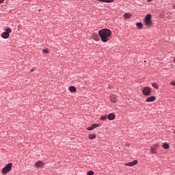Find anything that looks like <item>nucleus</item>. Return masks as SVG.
<instances>
[{
	"label": "nucleus",
	"instance_id": "1a4fd4ad",
	"mask_svg": "<svg viewBox=\"0 0 175 175\" xmlns=\"http://www.w3.org/2000/svg\"><path fill=\"white\" fill-rule=\"evenodd\" d=\"M114 118H116V115H114L113 113H109L108 115V119L109 120V121H113V120H114Z\"/></svg>",
	"mask_w": 175,
	"mask_h": 175
},
{
	"label": "nucleus",
	"instance_id": "f3484780",
	"mask_svg": "<svg viewBox=\"0 0 175 175\" xmlns=\"http://www.w3.org/2000/svg\"><path fill=\"white\" fill-rule=\"evenodd\" d=\"M136 25H137V28H139V29L143 27V24H142V23H137L136 24Z\"/></svg>",
	"mask_w": 175,
	"mask_h": 175
},
{
	"label": "nucleus",
	"instance_id": "f257e3e1",
	"mask_svg": "<svg viewBox=\"0 0 175 175\" xmlns=\"http://www.w3.org/2000/svg\"><path fill=\"white\" fill-rule=\"evenodd\" d=\"M98 35L103 43H106L110 40L111 31L109 29H103L98 31Z\"/></svg>",
	"mask_w": 175,
	"mask_h": 175
},
{
	"label": "nucleus",
	"instance_id": "5701e85b",
	"mask_svg": "<svg viewBox=\"0 0 175 175\" xmlns=\"http://www.w3.org/2000/svg\"><path fill=\"white\" fill-rule=\"evenodd\" d=\"M171 85H175V82L174 81H172V82H171Z\"/></svg>",
	"mask_w": 175,
	"mask_h": 175
},
{
	"label": "nucleus",
	"instance_id": "aec40b11",
	"mask_svg": "<svg viewBox=\"0 0 175 175\" xmlns=\"http://www.w3.org/2000/svg\"><path fill=\"white\" fill-rule=\"evenodd\" d=\"M87 175H94V172L93 171H89L87 172Z\"/></svg>",
	"mask_w": 175,
	"mask_h": 175
},
{
	"label": "nucleus",
	"instance_id": "f03ea898",
	"mask_svg": "<svg viewBox=\"0 0 175 175\" xmlns=\"http://www.w3.org/2000/svg\"><path fill=\"white\" fill-rule=\"evenodd\" d=\"M12 163H9L7 165H5V167L2 169V171H1L2 174L5 175V174H7L8 172H10V170H12Z\"/></svg>",
	"mask_w": 175,
	"mask_h": 175
},
{
	"label": "nucleus",
	"instance_id": "0eeeda50",
	"mask_svg": "<svg viewBox=\"0 0 175 175\" xmlns=\"http://www.w3.org/2000/svg\"><path fill=\"white\" fill-rule=\"evenodd\" d=\"M136 164H137V160H135L133 161L129 162V163L124 164V165L129 166V167H133V166L135 165Z\"/></svg>",
	"mask_w": 175,
	"mask_h": 175
},
{
	"label": "nucleus",
	"instance_id": "a878e982",
	"mask_svg": "<svg viewBox=\"0 0 175 175\" xmlns=\"http://www.w3.org/2000/svg\"><path fill=\"white\" fill-rule=\"evenodd\" d=\"M148 1V2H151V1H152V0H147Z\"/></svg>",
	"mask_w": 175,
	"mask_h": 175
},
{
	"label": "nucleus",
	"instance_id": "ddd939ff",
	"mask_svg": "<svg viewBox=\"0 0 175 175\" xmlns=\"http://www.w3.org/2000/svg\"><path fill=\"white\" fill-rule=\"evenodd\" d=\"M95 137H96V135H95V134L89 135V139H90V140L95 139Z\"/></svg>",
	"mask_w": 175,
	"mask_h": 175
},
{
	"label": "nucleus",
	"instance_id": "412c9836",
	"mask_svg": "<svg viewBox=\"0 0 175 175\" xmlns=\"http://www.w3.org/2000/svg\"><path fill=\"white\" fill-rule=\"evenodd\" d=\"M42 51H43V53H44L45 54H48V53H49V49H43Z\"/></svg>",
	"mask_w": 175,
	"mask_h": 175
},
{
	"label": "nucleus",
	"instance_id": "a211bd4d",
	"mask_svg": "<svg viewBox=\"0 0 175 175\" xmlns=\"http://www.w3.org/2000/svg\"><path fill=\"white\" fill-rule=\"evenodd\" d=\"M98 126H99V124H93L92 125V127L93 128V129H95V128H98Z\"/></svg>",
	"mask_w": 175,
	"mask_h": 175
},
{
	"label": "nucleus",
	"instance_id": "4468645a",
	"mask_svg": "<svg viewBox=\"0 0 175 175\" xmlns=\"http://www.w3.org/2000/svg\"><path fill=\"white\" fill-rule=\"evenodd\" d=\"M163 148H165V150H167V148H169V144L167 143H164L162 146Z\"/></svg>",
	"mask_w": 175,
	"mask_h": 175
},
{
	"label": "nucleus",
	"instance_id": "7ed1b4c3",
	"mask_svg": "<svg viewBox=\"0 0 175 175\" xmlns=\"http://www.w3.org/2000/svg\"><path fill=\"white\" fill-rule=\"evenodd\" d=\"M144 23L146 27H150V25H152V22L151 21V14H147L146 16Z\"/></svg>",
	"mask_w": 175,
	"mask_h": 175
},
{
	"label": "nucleus",
	"instance_id": "423d86ee",
	"mask_svg": "<svg viewBox=\"0 0 175 175\" xmlns=\"http://www.w3.org/2000/svg\"><path fill=\"white\" fill-rule=\"evenodd\" d=\"M44 163L43 161H38L37 162L35 163L34 166L36 168L38 169V168H42V167H44Z\"/></svg>",
	"mask_w": 175,
	"mask_h": 175
},
{
	"label": "nucleus",
	"instance_id": "dca6fc26",
	"mask_svg": "<svg viewBox=\"0 0 175 175\" xmlns=\"http://www.w3.org/2000/svg\"><path fill=\"white\" fill-rule=\"evenodd\" d=\"M152 86L154 88H156V90H158V84H157V83H152Z\"/></svg>",
	"mask_w": 175,
	"mask_h": 175
},
{
	"label": "nucleus",
	"instance_id": "9d476101",
	"mask_svg": "<svg viewBox=\"0 0 175 175\" xmlns=\"http://www.w3.org/2000/svg\"><path fill=\"white\" fill-rule=\"evenodd\" d=\"M155 100V96H152L146 98V102H154Z\"/></svg>",
	"mask_w": 175,
	"mask_h": 175
},
{
	"label": "nucleus",
	"instance_id": "39448f33",
	"mask_svg": "<svg viewBox=\"0 0 175 175\" xmlns=\"http://www.w3.org/2000/svg\"><path fill=\"white\" fill-rule=\"evenodd\" d=\"M12 33V29H10V28H8L5 29V31L3 32L1 34L2 38H3V39H8V38H9V33Z\"/></svg>",
	"mask_w": 175,
	"mask_h": 175
},
{
	"label": "nucleus",
	"instance_id": "6e6552de",
	"mask_svg": "<svg viewBox=\"0 0 175 175\" xmlns=\"http://www.w3.org/2000/svg\"><path fill=\"white\" fill-rule=\"evenodd\" d=\"M110 100H111V102H112L113 103H117V96H116V95H111V96H110Z\"/></svg>",
	"mask_w": 175,
	"mask_h": 175
},
{
	"label": "nucleus",
	"instance_id": "393cba45",
	"mask_svg": "<svg viewBox=\"0 0 175 175\" xmlns=\"http://www.w3.org/2000/svg\"><path fill=\"white\" fill-rule=\"evenodd\" d=\"M35 70V68H32L31 70V72H33Z\"/></svg>",
	"mask_w": 175,
	"mask_h": 175
},
{
	"label": "nucleus",
	"instance_id": "4be33fe9",
	"mask_svg": "<svg viewBox=\"0 0 175 175\" xmlns=\"http://www.w3.org/2000/svg\"><path fill=\"white\" fill-rule=\"evenodd\" d=\"M87 130H88V131H92V130H94V129H93L92 126H90V127H88V128H87Z\"/></svg>",
	"mask_w": 175,
	"mask_h": 175
},
{
	"label": "nucleus",
	"instance_id": "9b49d317",
	"mask_svg": "<svg viewBox=\"0 0 175 175\" xmlns=\"http://www.w3.org/2000/svg\"><path fill=\"white\" fill-rule=\"evenodd\" d=\"M98 2H105L106 3H111V2H114V0H98Z\"/></svg>",
	"mask_w": 175,
	"mask_h": 175
},
{
	"label": "nucleus",
	"instance_id": "6ab92c4d",
	"mask_svg": "<svg viewBox=\"0 0 175 175\" xmlns=\"http://www.w3.org/2000/svg\"><path fill=\"white\" fill-rule=\"evenodd\" d=\"M107 118V116H101L100 120H102L103 121H105V120H106Z\"/></svg>",
	"mask_w": 175,
	"mask_h": 175
},
{
	"label": "nucleus",
	"instance_id": "bb28decb",
	"mask_svg": "<svg viewBox=\"0 0 175 175\" xmlns=\"http://www.w3.org/2000/svg\"><path fill=\"white\" fill-rule=\"evenodd\" d=\"M174 64H175V56H174Z\"/></svg>",
	"mask_w": 175,
	"mask_h": 175
},
{
	"label": "nucleus",
	"instance_id": "b1692460",
	"mask_svg": "<svg viewBox=\"0 0 175 175\" xmlns=\"http://www.w3.org/2000/svg\"><path fill=\"white\" fill-rule=\"evenodd\" d=\"M4 1L5 0H0V3H3Z\"/></svg>",
	"mask_w": 175,
	"mask_h": 175
},
{
	"label": "nucleus",
	"instance_id": "20e7f679",
	"mask_svg": "<svg viewBox=\"0 0 175 175\" xmlns=\"http://www.w3.org/2000/svg\"><path fill=\"white\" fill-rule=\"evenodd\" d=\"M152 91V90L149 87H144L142 89V94L143 95H145V96H148L151 94Z\"/></svg>",
	"mask_w": 175,
	"mask_h": 175
},
{
	"label": "nucleus",
	"instance_id": "2eb2a0df",
	"mask_svg": "<svg viewBox=\"0 0 175 175\" xmlns=\"http://www.w3.org/2000/svg\"><path fill=\"white\" fill-rule=\"evenodd\" d=\"M131 14H124V18H131Z\"/></svg>",
	"mask_w": 175,
	"mask_h": 175
},
{
	"label": "nucleus",
	"instance_id": "f8f14e48",
	"mask_svg": "<svg viewBox=\"0 0 175 175\" xmlns=\"http://www.w3.org/2000/svg\"><path fill=\"white\" fill-rule=\"evenodd\" d=\"M69 91L70 92H76V91H77L76 87H75V86H70L69 87Z\"/></svg>",
	"mask_w": 175,
	"mask_h": 175
},
{
	"label": "nucleus",
	"instance_id": "cd10ccee",
	"mask_svg": "<svg viewBox=\"0 0 175 175\" xmlns=\"http://www.w3.org/2000/svg\"><path fill=\"white\" fill-rule=\"evenodd\" d=\"M173 9H175V5L173 6Z\"/></svg>",
	"mask_w": 175,
	"mask_h": 175
}]
</instances>
